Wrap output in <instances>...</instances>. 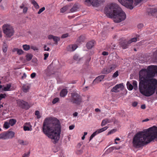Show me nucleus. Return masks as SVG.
<instances>
[{"label": "nucleus", "mask_w": 157, "mask_h": 157, "mask_svg": "<svg viewBox=\"0 0 157 157\" xmlns=\"http://www.w3.org/2000/svg\"><path fill=\"white\" fill-rule=\"evenodd\" d=\"M155 140L157 141V127L154 126L137 132L132 140L133 146L140 148Z\"/></svg>", "instance_id": "nucleus-1"}, {"label": "nucleus", "mask_w": 157, "mask_h": 157, "mask_svg": "<svg viewBox=\"0 0 157 157\" xmlns=\"http://www.w3.org/2000/svg\"><path fill=\"white\" fill-rule=\"evenodd\" d=\"M43 131L49 138L53 140L52 142L55 144L59 140L61 131L59 121L56 118H46L43 124Z\"/></svg>", "instance_id": "nucleus-2"}, {"label": "nucleus", "mask_w": 157, "mask_h": 157, "mask_svg": "<svg viewBox=\"0 0 157 157\" xmlns=\"http://www.w3.org/2000/svg\"><path fill=\"white\" fill-rule=\"evenodd\" d=\"M105 11L106 16L113 18L114 21L119 23L125 20V13L117 4L113 3L107 5L105 7Z\"/></svg>", "instance_id": "nucleus-3"}, {"label": "nucleus", "mask_w": 157, "mask_h": 157, "mask_svg": "<svg viewBox=\"0 0 157 157\" xmlns=\"http://www.w3.org/2000/svg\"><path fill=\"white\" fill-rule=\"evenodd\" d=\"M157 74V66L151 65L148 66L147 69H144L139 72V81L144 82L146 80H149Z\"/></svg>", "instance_id": "nucleus-4"}, {"label": "nucleus", "mask_w": 157, "mask_h": 157, "mask_svg": "<svg viewBox=\"0 0 157 157\" xmlns=\"http://www.w3.org/2000/svg\"><path fill=\"white\" fill-rule=\"evenodd\" d=\"M4 33L7 37H10L14 34V31L12 26L7 24L4 25L2 27Z\"/></svg>", "instance_id": "nucleus-5"}, {"label": "nucleus", "mask_w": 157, "mask_h": 157, "mask_svg": "<svg viewBox=\"0 0 157 157\" xmlns=\"http://www.w3.org/2000/svg\"><path fill=\"white\" fill-rule=\"evenodd\" d=\"M70 100L73 103L78 105H79L82 102L81 96L76 92L72 93L71 94Z\"/></svg>", "instance_id": "nucleus-6"}, {"label": "nucleus", "mask_w": 157, "mask_h": 157, "mask_svg": "<svg viewBox=\"0 0 157 157\" xmlns=\"http://www.w3.org/2000/svg\"><path fill=\"white\" fill-rule=\"evenodd\" d=\"M119 2L123 6L130 10H132L134 6H133V0H118Z\"/></svg>", "instance_id": "nucleus-7"}, {"label": "nucleus", "mask_w": 157, "mask_h": 157, "mask_svg": "<svg viewBox=\"0 0 157 157\" xmlns=\"http://www.w3.org/2000/svg\"><path fill=\"white\" fill-rule=\"evenodd\" d=\"M105 2V0H85V4L90 3L94 6H98Z\"/></svg>", "instance_id": "nucleus-8"}, {"label": "nucleus", "mask_w": 157, "mask_h": 157, "mask_svg": "<svg viewBox=\"0 0 157 157\" xmlns=\"http://www.w3.org/2000/svg\"><path fill=\"white\" fill-rule=\"evenodd\" d=\"M117 66L116 64H113L104 68L101 71V73L104 74H106L111 72L114 70Z\"/></svg>", "instance_id": "nucleus-9"}, {"label": "nucleus", "mask_w": 157, "mask_h": 157, "mask_svg": "<svg viewBox=\"0 0 157 157\" xmlns=\"http://www.w3.org/2000/svg\"><path fill=\"white\" fill-rule=\"evenodd\" d=\"M18 103L22 108L28 109L29 107L28 102L23 100L18 101Z\"/></svg>", "instance_id": "nucleus-10"}, {"label": "nucleus", "mask_w": 157, "mask_h": 157, "mask_svg": "<svg viewBox=\"0 0 157 157\" xmlns=\"http://www.w3.org/2000/svg\"><path fill=\"white\" fill-rule=\"evenodd\" d=\"M45 73L47 76H50L54 74V72L51 66L50 65L48 66L47 68L45 70Z\"/></svg>", "instance_id": "nucleus-11"}, {"label": "nucleus", "mask_w": 157, "mask_h": 157, "mask_svg": "<svg viewBox=\"0 0 157 157\" xmlns=\"http://www.w3.org/2000/svg\"><path fill=\"white\" fill-rule=\"evenodd\" d=\"M105 75H100L97 77L93 81L92 83V84L93 85H95L96 83H98L99 82H101L102 79H103L105 77Z\"/></svg>", "instance_id": "nucleus-12"}, {"label": "nucleus", "mask_w": 157, "mask_h": 157, "mask_svg": "<svg viewBox=\"0 0 157 157\" xmlns=\"http://www.w3.org/2000/svg\"><path fill=\"white\" fill-rule=\"evenodd\" d=\"M124 87L123 83H121L119 84H117L114 86L112 89L111 91L113 92H117L119 91L117 90L118 89L120 88L122 89Z\"/></svg>", "instance_id": "nucleus-13"}, {"label": "nucleus", "mask_w": 157, "mask_h": 157, "mask_svg": "<svg viewBox=\"0 0 157 157\" xmlns=\"http://www.w3.org/2000/svg\"><path fill=\"white\" fill-rule=\"evenodd\" d=\"M49 39H53L55 42V44H57L58 42L60 40V38L57 36H54L52 35H49L48 36Z\"/></svg>", "instance_id": "nucleus-14"}, {"label": "nucleus", "mask_w": 157, "mask_h": 157, "mask_svg": "<svg viewBox=\"0 0 157 157\" xmlns=\"http://www.w3.org/2000/svg\"><path fill=\"white\" fill-rule=\"evenodd\" d=\"M7 139H11L14 137L15 133L12 131L6 132Z\"/></svg>", "instance_id": "nucleus-15"}, {"label": "nucleus", "mask_w": 157, "mask_h": 157, "mask_svg": "<svg viewBox=\"0 0 157 157\" xmlns=\"http://www.w3.org/2000/svg\"><path fill=\"white\" fill-rule=\"evenodd\" d=\"M121 46L123 49H126L128 48V44H130L128 43V41H124V42H121L120 43Z\"/></svg>", "instance_id": "nucleus-16"}, {"label": "nucleus", "mask_w": 157, "mask_h": 157, "mask_svg": "<svg viewBox=\"0 0 157 157\" xmlns=\"http://www.w3.org/2000/svg\"><path fill=\"white\" fill-rule=\"evenodd\" d=\"M94 40H92L88 42L86 45L87 48L89 49L91 48L94 45Z\"/></svg>", "instance_id": "nucleus-17"}, {"label": "nucleus", "mask_w": 157, "mask_h": 157, "mask_svg": "<svg viewBox=\"0 0 157 157\" xmlns=\"http://www.w3.org/2000/svg\"><path fill=\"white\" fill-rule=\"evenodd\" d=\"M68 91L66 89H63L60 92V95L61 97H64L66 95Z\"/></svg>", "instance_id": "nucleus-18"}, {"label": "nucleus", "mask_w": 157, "mask_h": 157, "mask_svg": "<svg viewBox=\"0 0 157 157\" xmlns=\"http://www.w3.org/2000/svg\"><path fill=\"white\" fill-rule=\"evenodd\" d=\"M13 51L16 52L17 54L18 55H21L23 54L24 52L21 49H19L17 48H15L13 49Z\"/></svg>", "instance_id": "nucleus-19"}, {"label": "nucleus", "mask_w": 157, "mask_h": 157, "mask_svg": "<svg viewBox=\"0 0 157 157\" xmlns=\"http://www.w3.org/2000/svg\"><path fill=\"white\" fill-rule=\"evenodd\" d=\"M11 85L10 84H6V86L5 87L2 89V90L4 91H10V88L11 87Z\"/></svg>", "instance_id": "nucleus-20"}, {"label": "nucleus", "mask_w": 157, "mask_h": 157, "mask_svg": "<svg viewBox=\"0 0 157 157\" xmlns=\"http://www.w3.org/2000/svg\"><path fill=\"white\" fill-rule=\"evenodd\" d=\"M157 11V9L156 8H149L148 9V12L149 13H151V14L155 13Z\"/></svg>", "instance_id": "nucleus-21"}, {"label": "nucleus", "mask_w": 157, "mask_h": 157, "mask_svg": "<svg viewBox=\"0 0 157 157\" xmlns=\"http://www.w3.org/2000/svg\"><path fill=\"white\" fill-rule=\"evenodd\" d=\"M85 40V37L83 36H80L77 39V41L79 43L83 42Z\"/></svg>", "instance_id": "nucleus-22"}, {"label": "nucleus", "mask_w": 157, "mask_h": 157, "mask_svg": "<svg viewBox=\"0 0 157 157\" xmlns=\"http://www.w3.org/2000/svg\"><path fill=\"white\" fill-rule=\"evenodd\" d=\"M0 139H2L3 140L7 139L6 132L0 134Z\"/></svg>", "instance_id": "nucleus-23"}, {"label": "nucleus", "mask_w": 157, "mask_h": 157, "mask_svg": "<svg viewBox=\"0 0 157 157\" xmlns=\"http://www.w3.org/2000/svg\"><path fill=\"white\" fill-rule=\"evenodd\" d=\"M69 47L70 48H71V49L69 50H68L71 51H73L77 48V46L76 44H74L71 45H69Z\"/></svg>", "instance_id": "nucleus-24"}, {"label": "nucleus", "mask_w": 157, "mask_h": 157, "mask_svg": "<svg viewBox=\"0 0 157 157\" xmlns=\"http://www.w3.org/2000/svg\"><path fill=\"white\" fill-rule=\"evenodd\" d=\"M127 86L128 89L129 90H132L133 88V86L128 81L127 82Z\"/></svg>", "instance_id": "nucleus-25"}, {"label": "nucleus", "mask_w": 157, "mask_h": 157, "mask_svg": "<svg viewBox=\"0 0 157 157\" xmlns=\"http://www.w3.org/2000/svg\"><path fill=\"white\" fill-rule=\"evenodd\" d=\"M108 127L107 126H106L104 128L98 129V130L96 131V132H97V134H98L106 130Z\"/></svg>", "instance_id": "nucleus-26"}, {"label": "nucleus", "mask_w": 157, "mask_h": 157, "mask_svg": "<svg viewBox=\"0 0 157 157\" xmlns=\"http://www.w3.org/2000/svg\"><path fill=\"white\" fill-rule=\"evenodd\" d=\"M23 92L25 93H26L29 91V87L26 85H24L23 86Z\"/></svg>", "instance_id": "nucleus-27"}, {"label": "nucleus", "mask_w": 157, "mask_h": 157, "mask_svg": "<svg viewBox=\"0 0 157 157\" xmlns=\"http://www.w3.org/2000/svg\"><path fill=\"white\" fill-rule=\"evenodd\" d=\"M16 122V121L15 119H11L9 120V123L11 126H13Z\"/></svg>", "instance_id": "nucleus-28"}, {"label": "nucleus", "mask_w": 157, "mask_h": 157, "mask_svg": "<svg viewBox=\"0 0 157 157\" xmlns=\"http://www.w3.org/2000/svg\"><path fill=\"white\" fill-rule=\"evenodd\" d=\"M78 8L77 6L76 5H74L70 9V11L71 12H73L76 11Z\"/></svg>", "instance_id": "nucleus-29"}, {"label": "nucleus", "mask_w": 157, "mask_h": 157, "mask_svg": "<svg viewBox=\"0 0 157 157\" xmlns=\"http://www.w3.org/2000/svg\"><path fill=\"white\" fill-rule=\"evenodd\" d=\"M69 6L67 5L61 9L60 12L61 13H64L68 9H69Z\"/></svg>", "instance_id": "nucleus-30"}, {"label": "nucleus", "mask_w": 157, "mask_h": 157, "mask_svg": "<svg viewBox=\"0 0 157 157\" xmlns=\"http://www.w3.org/2000/svg\"><path fill=\"white\" fill-rule=\"evenodd\" d=\"M33 56L31 54H27L26 56V60L28 61L30 60L32 58Z\"/></svg>", "instance_id": "nucleus-31"}, {"label": "nucleus", "mask_w": 157, "mask_h": 157, "mask_svg": "<svg viewBox=\"0 0 157 157\" xmlns=\"http://www.w3.org/2000/svg\"><path fill=\"white\" fill-rule=\"evenodd\" d=\"M23 49L26 51H27L30 48V46L29 45L27 44H24L22 46Z\"/></svg>", "instance_id": "nucleus-32"}, {"label": "nucleus", "mask_w": 157, "mask_h": 157, "mask_svg": "<svg viewBox=\"0 0 157 157\" xmlns=\"http://www.w3.org/2000/svg\"><path fill=\"white\" fill-rule=\"evenodd\" d=\"M132 84L133 85V87L134 89H135V90H136L137 89V82L135 80L133 81Z\"/></svg>", "instance_id": "nucleus-33"}, {"label": "nucleus", "mask_w": 157, "mask_h": 157, "mask_svg": "<svg viewBox=\"0 0 157 157\" xmlns=\"http://www.w3.org/2000/svg\"><path fill=\"white\" fill-rule=\"evenodd\" d=\"M109 121L108 119H106L102 120L101 123V125L103 126L105 125L106 124L109 123Z\"/></svg>", "instance_id": "nucleus-34"}, {"label": "nucleus", "mask_w": 157, "mask_h": 157, "mask_svg": "<svg viewBox=\"0 0 157 157\" xmlns=\"http://www.w3.org/2000/svg\"><path fill=\"white\" fill-rule=\"evenodd\" d=\"M10 124L8 122H5L3 125V127L6 129H8L10 127Z\"/></svg>", "instance_id": "nucleus-35"}, {"label": "nucleus", "mask_w": 157, "mask_h": 157, "mask_svg": "<svg viewBox=\"0 0 157 157\" xmlns=\"http://www.w3.org/2000/svg\"><path fill=\"white\" fill-rule=\"evenodd\" d=\"M137 40V37H134L131 39L130 40L128 41V43L131 44V43L132 42H135Z\"/></svg>", "instance_id": "nucleus-36"}, {"label": "nucleus", "mask_w": 157, "mask_h": 157, "mask_svg": "<svg viewBox=\"0 0 157 157\" xmlns=\"http://www.w3.org/2000/svg\"><path fill=\"white\" fill-rule=\"evenodd\" d=\"M32 3L33 5L34 6L36 9H38L39 8V6L36 1L32 2Z\"/></svg>", "instance_id": "nucleus-37"}, {"label": "nucleus", "mask_w": 157, "mask_h": 157, "mask_svg": "<svg viewBox=\"0 0 157 157\" xmlns=\"http://www.w3.org/2000/svg\"><path fill=\"white\" fill-rule=\"evenodd\" d=\"M119 75L118 72V71H116L113 75L112 77L115 78L117 77Z\"/></svg>", "instance_id": "nucleus-38"}, {"label": "nucleus", "mask_w": 157, "mask_h": 157, "mask_svg": "<svg viewBox=\"0 0 157 157\" xmlns=\"http://www.w3.org/2000/svg\"><path fill=\"white\" fill-rule=\"evenodd\" d=\"M97 132H94L90 136V141L91 140V139L94 137L97 134Z\"/></svg>", "instance_id": "nucleus-39"}, {"label": "nucleus", "mask_w": 157, "mask_h": 157, "mask_svg": "<svg viewBox=\"0 0 157 157\" xmlns=\"http://www.w3.org/2000/svg\"><path fill=\"white\" fill-rule=\"evenodd\" d=\"M74 60L78 61L80 59V58L79 56L77 55H75L74 56Z\"/></svg>", "instance_id": "nucleus-40"}, {"label": "nucleus", "mask_w": 157, "mask_h": 157, "mask_svg": "<svg viewBox=\"0 0 157 157\" xmlns=\"http://www.w3.org/2000/svg\"><path fill=\"white\" fill-rule=\"evenodd\" d=\"M17 142L20 144L22 145H25V144H24L23 140L19 139L17 140Z\"/></svg>", "instance_id": "nucleus-41"}, {"label": "nucleus", "mask_w": 157, "mask_h": 157, "mask_svg": "<svg viewBox=\"0 0 157 157\" xmlns=\"http://www.w3.org/2000/svg\"><path fill=\"white\" fill-rule=\"evenodd\" d=\"M35 115L37 116V118L38 119L40 118V113L38 111L36 110L35 111Z\"/></svg>", "instance_id": "nucleus-42"}, {"label": "nucleus", "mask_w": 157, "mask_h": 157, "mask_svg": "<svg viewBox=\"0 0 157 157\" xmlns=\"http://www.w3.org/2000/svg\"><path fill=\"white\" fill-rule=\"evenodd\" d=\"M59 101V98H56L53 100L52 102V103L53 104H55L57 102Z\"/></svg>", "instance_id": "nucleus-43"}, {"label": "nucleus", "mask_w": 157, "mask_h": 157, "mask_svg": "<svg viewBox=\"0 0 157 157\" xmlns=\"http://www.w3.org/2000/svg\"><path fill=\"white\" fill-rule=\"evenodd\" d=\"M120 147H110L109 149L110 150H113L114 149L116 150H118L120 149Z\"/></svg>", "instance_id": "nucleus-44"}, {"label": "nucleus", "mask_w": 157, "mask_h": 157, "mask_svg": "<svg viewBox=\"0 0 157 157\" xmlns=\"http://www.w3.org/2000/svg\"><path fill=\"white\" fill-rule=\"evenodd\" d=\"M45 10V8L44 7H43L42 8L40 9L39 11L38 12V14H40L43 12Z\"/></svg>", "instance_id": "nucleus-45"}, {"label": "nucleus", "mask_w": 157, "mask_h": 157, "mask_svg": "<svg viewBox=\"0 0 157 157\" xmlns=\"http://www.w3.org/2000/svg\"><path fill=\"white\" fill-rule=\"evenodd\" d=\"M6 96V94H0V101H1L2 98H5Z\"/></svg>", "instance_id": "nucleus-46"}, {"label": "nucleus", "mask_w": 157, "mask_h": 157, "mask_svg": "<svg viewBox=\"0 0 157 157\" xmlns=\"http://www.w3.org/2000/svg\"><path fill=\"white\" fill-rule=\"evenodd\" d=\"M68 34L67 33H66L65 34H63L61 36V38H64L67 37L68 36Z\"/></svg>", "instance_id": "nucleus-47"}, {"label": "nucleus", "mask_w": 157, "mask_h": 157, "mask_svg": "<svg viewBox=\"0 0 157 157\" xmlns=\"http://www.w3.org/2000/svg\"><path fill=\"white\" fill-rule=\"evenodd\" d=\"M30 153V151H29L27 153H25L23 155L22 157H29Z\"/></svg>", "instance_id": "nucleus-48"}, {"label": "nucleus", "mask_w": 157, "mask_h": 157, "mask_svg": "<svg viewBox=\"0 0 157 157\" xmlns=\"http://www.w3.org/2000/svg\"><path fill=\"white\" fill-rule=\"evenodd\" d=\"M135 0V4L136 6L138 4L140 3L141 1L143 0Z\"/></svg>", "instance_id": "nucleus-49"}, {"label": "nucleus", "mask_w": 157, "mask_h": 157, "mask_svg": "<svg viewBox=\"0 0 157 157\" xmlns=\"http://www.w3.org/2000/svg\"><path fill=\"white\" fill-rule=\"evenodd\" d=\"M116 131V129H113L111 130L109 132H108V134L109 135L111 134L112 133H113V132H115Z\"/></svg>", "instance_id": "nucleus-50"}, {"label": "nucleus", "mask_w": 157, "mask_h": 157, "mask_svg": "<svg viewBox=\"0 0 157 157\" xmlns=\"http://www.w3.org/2000/svg\"><path fill=\"white\" fill-rule=\"evenodd\" d=\"M144 26V25L142 23H140L138 24L137 25V27L138 29H140L142 28Z\"/></svg>", "instance_id": "nucleus-51"}, {"label": "nucleus", "mask_w": 157, "mask_h": 157, "mask_svg": "<svg viewBox=\"0 0 157 157\" xmlns=\"http://www.w3.org/2000/svg\"><path fill=\"white\" fill-rule=\"evenodd\" d=\"M24 131H29L30 130V128L28 126H24Z\"/></svg>", "instance_id": "nucleus-52"}, {"label": "nucleus", "mask_w": 157, "mask_h": 157, "mask_svg": "<svg viewBox=\"0 0 157 157\" xmlns=\"http://www.w3.org/2000/svg\"><path fill=\"white\" fill-rule=\"evenodd\" d=\"M44 59L46 60L47 59V58L49 56V54L48 53H45L44 55Z\"/></svg>", "instance_id": "nucleus-53"}, {"label": "nucleus", "mask_w": 157, "mask_h": 157, "mask_svg": "<svg viewBox=\"0 0 157 157\" xmlns=\"http://www.w3.org/2000/svg\"><path fill=\"white\" fill-rule=\"evenodd\" d=\"M138 104V102L136 101H134L132 103V106L134 107L136 106Z\"/></svg>", "instance_id": "nucleus-54"}, {"label": "nucleus", "mask_w": 157, "mask_h": 157, "mask_svg": "<svg viewBox=\"0 0 157 157\" xmlns=\"http://www.w3.org/2000/svg\"><path fill=\"white\" fill-rule=\"evenodd\" d=\"M31 48L33 49L34 51L38 50V48L37 47L34 46H31Z\"/></svg>", "instance_id": "nucleus-55"}, {"label": "nucleus", "mask_w": 157, "mask_h": 157, "mask_svg": "<svg viewBox=\"0 0 157 157\" xmlns=\"http://www.w3.org/2000/svg\"><path fill=\"white\" fill-rule=\"evenodd\" d=\"M47 48V46L46 45H44V51H49L50 49V48L49 47Z\"/></svg>", "instance_id": "nucleus-56"}, {"label": "nucleus", "mask_w": 157, "mask_h": 157, "mask_svg": "<svg viewBox=\"0 0 157 157\" xmlns=\"http://www.w3.org/2000/svg\"><path fill=\"white\" fill-rule=\"evenodd\" d=\"M108 52L105 51L103 52L102 53V55L103 56H107L108 55Z\"/></svg>", "instance_id": "nucleus-57"}, {"label": "nucleus", "mask_w": 157, "mask_h": 157, "mask_svg": "<svg viewBox=\"0 0 157 157\" xmlns=\"http://www.w3.org/2000/svg\"><path fill=\"white\" fill-rule=\"evenodd\" d=\"M36 74L35 73L33 72L31 74V77L32 78H33L36 76Z\"/></svg>", "instance_id": "nucleus-58"}, {"label": "nucleus", "mask_w": 157, "mask_h": 157, "mask_svg": "<svg viewBox=\"0 0 157 157\" xmlns=\"http://www.w3.org/2000/svg\"><path fill=\"white\" fill-rule=\"evenodd\" d=\"M83 152V151L81 149L79 150H78L77 151V154H81Z\"/></svg>", "instance_id": "nucleus-59"}, {"label": "nucleus", "mask_w": 157, "mask_h": 157, "mask_svg": "<svg viewBox=\"0 0 157 157\" xmlns=\"http://www.w3.org/2000/svg\"><path fill=\"white\" fill-rule=\"evenodd\" d=\"M28 10V8L27 7H25L23 10V12L25 13H26Z\"/></svg>", "instance_id": "nucleus-60"}, {"label": "nucleus", "mask_w": 157, "mask_h": 157, "mask_svg": "<svg viewBox=\"0 0 157 157\" xmlns=\"http://www.w3.org/2000/svg\"><path fill=\"white\" fill-rule=\"evenodd\" d=\"M75 127V125H70L69 127V129L70 130H72Z\"/></svg>", "instance_id": "nucleus-61"}, {"label": "nucleus", "mask_w": 157, "mask_h": 157, "mask_svg": "<svg viewBox=\"0 0 157 157\" xmlns=\"http://www.w3.org/2000/svg\"><path fill=\"white\" fill-rule=\"evenodd\" d=\"M3 51L4 52H6L7 51V47H3L2 48Z\"/></svg>", "instance_id": "nucleus-62"}, {"label": "nucleus", "mask_w": 157, "mask_h": 157, "mask_svg": "<svg viewBox=\"0 0 157 157\" xmlns=\"http://www.w3.org/2000/svg\"><path fill=\"white\" fill-rule=\"evenodd\" d=\"M26 77V75L25 73H24L23 76H22L21 78L22 79H24Z\"/></svg>", "instance_id": "nucleus-63"}, {"label": "nucleus", "mask_w": 157, "mask_h": 157, "mask_svg": "<svg viewBox=\"0 0 157 157\" xmlns=\"http://www.w3.org/2000/svg\"><path fill=\"white\" fill-rule=\"evenodd\" d=\"M141 108L142 109H144L146 108V106L144 104L142 105H141Z\"/></svg>", "instance_id": "nucleus-64"}]
</instances>
